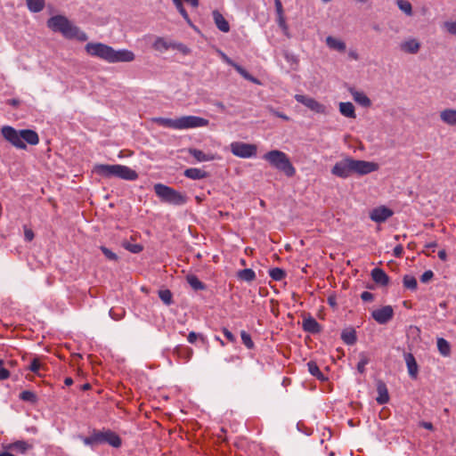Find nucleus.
Wrapping results in <instances>:
<instances>
[{
  "label": "nucleus",
  "mask_w": 456,
  "mask_h": 456,
  "mask_svg": "<svg viewBox=\"0 0 456 456\" xmlns=\"http://www.w3.org/2000/svg\"><path fill=\"white\" fill-rule=\"evenodd\" d=\"M371 277L377 284L382 286L387 285L389 281L387 274L380 268H374L371 271Z\"/></svg>",
  "instance_id": "24"
},
{
  "label": "nucleus",
  "mask_w": 456,
  "mask_h": 456,
  "mask_svg": "<svg viewBox=\"0 0 456 456\" xmlns=\"http://www.w3.org/2000/svg\"><path fill=\"white\" fill-rule=\"evenodd\" d=\"M285 59L289 63H297V61H298L297 57L296 55L289 53H285Z\"/></svg>",
  "instance_id": "60"
},
{
  "label": "nucleus",
  "mask_w": 456,
  "mask_h": 456,
  "mask_svg": "<svg viewBox=\"0 0 456 456\" xmlns=\"http://www.w3.org/2000/svg\"><path fill=\"white\" fill-rule=\"evenodd\" d=\"M269 275L273 280L280 281L286 277V273L283 269L275 267L269 270Z\"/></svg>",
  "instance_id": "37"
},
{
  "label": "nucleus",
  "mask_w": 456,
  "mask_h": 456,
  "mask_svg": "<svg viewBox=\"0 0 456 456\" xmlns=\"http://www.w3.org/2000/svg\"><path fill=\"white\" fill-rule=\"evenodd\" d=\"M43 368L44 366L41 364L38 358H34L28 366V370L38 376H41L40 370Z\"/></svg>",
  "instance_id": "45"
},
{
  "label": "nucleus",
  "mask_w": 456,
  "mask_h": 456,
  "mask_svg": "<svg viewBox=\"0 0 456 456\" xmlns=\"http://www.w3.org/2000/svg\"><path fill=\"white\" fill-rule=\"evenodd\" d=\"M294 97L297 102L302 103L315 113L323 115L328 113L327 107L312 97L304 94H296Z\"/></svg>",
  "instance_id": "10"
},
{
  "label": "nucleus",
  "mask_w": 456,
  "mask_h": 456,
  "mask_svg": "<svg viewBox=\"0 0 456 456\" xmlns=\"http://www.w3.org/2000/svg\"><path fill=\"white\" fill-rule=\"evenodd\" d=\"M237 276L240 280H241L243 281H247V282L253 281L256 277V273L250 268L240 270L237 273Z\"/></svg>",
  "instance_id": "28"
},
{
  "label": "nucleus",
  "mask_w": 456,
  "mask_h": 456,
  "mask_svg": "<svg viewBox=\"0 0 456 456\" xmlns=\"http://www.w3.org/2000/svg\"><path fill=\"white\" fill-rule=\"evenodd\" d=\"M331 173L341 178H347L354 174V159L346 158L337 162L331 169Z\"/></svg>",
  "instance_id": "8"
},
{
  "label": "nucleus",
  "mask_w": 456,
  "mask_h": 456,
  "mask_svg": "<svg viewBox=\"0 0 456 456\" xmlns=\"http://www.w3.org/2000/svg\"><path fill=\"white\" fill-rule=\"evenodd\" d=\"M184 176L192 180H200L208 176V173L200 168L191 167L184 170Z\"/></svg>",
  "instance_id": "25"
},
{
  "label": "nucleus",
  "mask_w": 456,
  "mask_h": 456,
  "mask_svg": "<svg viewBox=\"0 0 456 456\" xmlns=\"http://www.w3.org/2000/svg\"><path fill=\"white\" fill-rule=\"evenodd\" d=\"M434 276V273L431 270L425 271L420 276V281L423 283L428 282Z\"/></svg>",
  "instance_id": "54"
},
{
  "label": "nucleus",
  "mask_w": 456,
  "mask_h": 456,
  "mask_svg": "<svg viewBox=\"0 0 456 456\" xmlns=\"http://www.w3.org/2000/svg\"><path fill=\"white\" fill-rule=\"evenodd\" d=\"M219 53L224 61H225L228 65H231L232 67L234 68V65L237 64L236 62H234L231 58H229L224 53L220 51Z\"/></svg>",
  "instance_id": "59"
},
{
  "label": "nucleus",
  "mask_w": 456,
  "mask_h": 456,
  "mask_svg": "<svg viewBox=\"0 0 456 456\" xmlns=\"http://www.w3.org/2000/svg\"><path fill=\"white\" fill-rule=\"evenodd\" d=\"M399 47L405 53L416 54L420 49V43L416 38L409 37L401 42Z\"/></svg>",
  "instance_id": "15"
},
{
  "label": "nucleus",
  "mask_w": 456,
  "mask_h": 456,
  "mask_svg": "<svg viewBox=\"0 0 456 456\" xmlns=\"http://www.w3.org/2000/svg\"><path fill=\"white\" fill-rule=\"evenodd\" d=\"M240 338H241L242 343L245 345V346L247 348H248V349L254 348V346H255L254 342L251 338V336L248 332H246L245 330H241Z\"/></svg>",
  "instance_id": "44"
},
{
  "label": "nucleus",
  "mask_w": 456,
  "mask_h": 456,
  "mask_svg": "<svg viewBox=\"0 0 456 456\" xmlns=\"http://www.w3.org/2000/svg\"><path fill=\"white\" fill-rule=\"evenodd\" d=\"M307 369L308 371L317 378L319 380H325L326 377L322 374V372L320 370L317 363L315 362L310 361L307 362Z\"/></svg>",
  "instance_id": "35"
},
{
  "label": "nucleus",
  "mask_w": 456,
  "mask_h": 456,
  "mask_svg": "<svg viewBox=\"0 0 456 456\" xmlns=\"http://www.w3.org/2000/svg\"><path fill=\"white\" fill-rule=\"evenodd\" d=\"M30 446L25 441H17L11 444L8 448L24 453Z\"/></svg>",
  "instance_id": "38"
},
{
  "label": "nucleus",
  "mask_w": 456,
  "mask_h": 456,
  "mask_svg": "<svg viewBox=\"0 0 456 456\" xmlns=\"http://www.w3.org/2000/svg\"><path fill=\"white\" fill-rule=\"evenodd\" d=\"M48 28L53 32H60L68 39H77L85 42L88 39L87 35L75 26L63 15H55L47 20Z\"/></svg>",
  "instance_id": "3"
},
{
  "label": "nucleus",
  "mask_w": 456,
  "mask_h": 456,
  "mask_svg": "<svg viewBox=\"0 0 456 456\" xmlns=\"http://www.w3.org/2000/svg\"><path fill=\"white\" fill-rule=\"evenodd\" d=\"M396 4L398 8L404 12L407 16L412 15V6L411 4L407 0H396Z\"/></svg>",
  "instance_id": "36"
},
{
  "label": "nucleus",
  "mask_w": 456,
  "mask_h": 456,
  "mask_svg": "<svg viewBox=\"0 0 456 456\" xmlns=\"http://www.w3.org/2000/svg\"><path fill=\"white\" fill-rule=\"evenodd\" d=\"M26 4L31 12H39L45 5V0H26Z\"/></svg>",
  "instance_id": "32"
},
{
  "label": "nucleus",
  "mask_w": 456,
  "mask_h": 456,
  "mask_svg": "<svg viewBox=\"0 0 456 456\" xmlns=\"http://www.w3.org/2000/svg\"><path fill=\"white\" fill-rule=\"evenodd\" d=\"M159 297L163 301V303L167 305H170L172 304V293L169 289H162L159 291Z\"/></svg>",
  "instance_id": "42"
},
{
  "label": "nucleus",
  "mask_w": 456,
  "mask_h": 456,
  "mask_svg": "<svg viewBox=\"0 0 456 456\" xmlns=\"http://www.w3.org/2000/svg\"><path fill=\"white\" fill-rule=\"evenodd\" d=\"M359 357H360V360L357 363V370L360 373H363L365 371L366 365L370 362V359L367 357V355L364 353H361Z\"/></svg>",
  "instance_id": "47"
},
{
  "label": "nucleus",
  "mask_w": 456,
  "mask_h": 456,
  "mask_svg": "<svg viewBox=\"0 0 456 456\" xmlns=\"http://www.w3.org/2000/svg\"><path fill=\"white\" fill-rule=\"evenodd\" d=\"M1 134L8 142L20 150L27 148L26 142L29 145H37L39 142L37 133L31 129L16 130L11 126H4Z\"/></svg>",
  "instance_id": "2"
},
{
  "label": "nucleus",
  "mask_w": 456,
  "mask_h": 456,
  "mask_svg": "<svg viewBox=\"0 0 456 456\" xmlns=\"http://www.w3.org/2000/svg\"><path fill=\"white\" fill-rule=\"evenodd\" d=\"M234 69H236V71L241 75L245 79L248 80V81H251L255 84H258V80L256 78H255L254 77H252L245 69H243L240 65L239 64H236L234 65Z\"/></svg>",
  "instance_id": "39"
},
{
  "label": "nucleus",
  "mask_w": 456,
  "mask_h": 456,
  "mask_svg": "<svg viewBox=\"0 0 456 456\" xmlns=\"http://www.w3.org/2000/svg\"><path fill=\"white\" fill-rule=\"evenodd\" d=\"M154 122L161 126L178 130V118H156Z\"/></svg>",
  "instance_id": "27"
},
{
  "label": "nucleus",
  "mask_w": 456,
  "mask_h": 456,
  "mask_svg": "<svg viewBox=\"0 0 456 456\" xmlns=\"http://www.w3.org/2000/svg\"><path fill=\"white\" fill-rule=\"evenodd\" d=\"M436 345H437V348H438L439 353L443 356H449L450 355V354H451V346H450V343L446 339H444L443 338H438L437 341H436Z\"/></svg>",
  "instance_id": "31"
},
{
  "label": "nucleus",
  "mask_w": 456,
  "mask_h": 456,
  "mask_svg": "<svg viewBox=\"0 0 456 456\" xmlns=\"http://www.w3.org/2000/svg\"><path fill=\"white\" fill-rule=\"evenodd\" d=\"M122 247L131 253L138 254L142 251L143 247L141 244H132L128 241H124Z\"/></svg>",
  "instance_id": "40"
},
{
  "label": "nucleus",
  "mask_w": 456,
  "mask_h": 456,
  "mask_svg": "<svg viewBox=\"0 0 456 456\" xmlns=\"http://www.w3.org/2000/svg\"><path fill=\"white\" fill-rule=\"evenodd\" d=\"M171 48L175 49V50L183 53L185 55L190 53V49L185 45H183L182 43L172 42Z\"/></svg>",
  "instance_id": "52"
},
{
  "label": "nucleus",
  "mask_w": 456,
  "mask_h": 456,
  "mask_svg": "<svg viewBox=\"0 0 456 456\" xmlns=\"http://www.w3.org/2000/svg\"><path fill=\"white\" fill-rule=\"evenodd\" d=\"M339 112L346 118H355L354 106L350 102L339 103Z\"/></svg>",
  "instance_id": "26"
},
{
  "label": "nucleus",
  "mask_w": 456,
  "mask_h": 456,
  "mask_svg": "<svg viewBox=\"0 0 456 456\" xmlns=\"http://www.w3.org/2000/svg\"><path fill=\"white\" fill-rule=\"evenodd\" d=\"M441 120L449 126H456V110L445 109L440 112Z\"/></svg>",
  "instance_id": "21"
},
{
  "label": "nucleus",
  "mask_w": 456,
  "mask_h": 456,
  "mask_svg": "<svg viewBox=\"0 0 456 456\" xmlns=\"http://www.w3.org/2000/svg\"><path fill=\"white\" fill-rule=\"evenodd\" d=\"M152 46L159 52H165L172 47V42H168L165 38L159 37L154 41Z\"/></svg>",
  "instance_id": "29"
},
{
  "label": "nucleus",
  "mask_w": 456,
  "mask_h": 456,
  "mask_svg": "<svg viewBox=\"0 0 456 456\" xmlns=\"http://www.w3.org/2000/svg\"><path fill=\"white\" fill-rule=\"evenodd\" d=\"M361 298L362 301L364 302H370V301H372L374 297H373V294L369 292V291H363L362 294H361Z\"/></svg>",
  "instance_id": "57"
},
{
  "label": "nucleus",
  "mask_w": 456,
  "mask_h": 456,
  "mask_svg": "<svg viewBox=\"0 0 456 456\" xmlns=\"http://www.w3.org/2000/svg\"><path fill=\"white\" fill-rule=\"evenodd\" d=\"M209 121L197 116H183L178 118V130H184L196 127H203L208 125Z\"/></svg>",
  "instance_id": "9"
},
{
  "label": "nucleus",
  "mask_w": 456,
  "mask_h": 456,
  "mask_svg": "<svg viewBox=\"0 0 456 456\" xmlns=\"http://www.w3.org/2000/svg\"><path fill=\"white\" fill-rule=\"evenodd\" d=\"M104 444H108L114 448H118L121 446L122 442L115 432L107 429L104 430Z\"/></svg>",
  "instance_id": "23"
},
{
  "label": "nucleus",
  "mask_w": 456,
  "mask_h": 456,
  "mask_svg": "<svg viewBox=\"0 0 456 456\" xmlns=\"http://www.w3.org/2000/svg\"><path fill=\"white\" fill-rule=\"evenodd\" d=\"M78 438L85 445L94 448L96 445L104 444V430L94 429L89 436H78Z\"/></svg>",
  "instance_id": "13"
},
{
  "label": "nucleus",
  "mask_w": 456,
  "mask_h": 456,
  "mask_svg": "<svg viewBox=\"0 0 456 456\" xmlns=\"http://www.w3.org/2000/svg\"><path fill=\"white\" fill-rule=\"evenodd\" d=\"M326 45L329 48L338 51L339 53H343L346 51V43L337 37L332 36H329L326 37Z\"/></svg>",
  "instance_id": "22"
},
{
  "label": "nucleus",
  "mask_w": 456,
  "mask_h": 456,
  "mask_svg": "<svg viewBox=\"0 0 456 456\" xmlns=\"http://www.w3.org/2000/svg\"><path fill=\"white\" fill-rule=\"evenodd\" d=\"M377 392L378 396L376 401L379 404H385L389 401V395L387 385L381 380L377 382Z\"/></svg>",
  "instance_id": "18"
},
{
  "label": "nucleus",
  "mask_w": 456,
  "mask_h": 456,
  "mask_svg": "<svg viewBox=\"0 0 456 456\" xmlns=\"http://www.w3.org/2000/svg\"><path fill=\"white\" fill-rule=\"evenodd\" d=\"M263 159L266 160L273 167L283 172L287 176L291 177L295 175L296 169L291 164L287 154L279 150H273L266 152Z\"/></svg>",
  "instance_id": "5"
},
{
  "label": "nucleus",
  "mask_w": 456,
  "mask_h": 456,
  "mask_svg": "<svg viewBox=\"0 0 456 456\" xmlns=\"http://www.w3.org/2000/svg\"><path fill=\"white\" fill-rule=\"evenodd\" d=\"M212 16L216 26L220 31L224 33H227L230 31L229 22L225 20V18L220 12H218L217 10L213 11Z\"/></svg>",
  "instance_id": "17"
},
{
  "label": "nucleus",
  "mask_w": 456,
  "mask_h": 456,
  "mask_svg": "<svg viewBox=\"0 0 456 456\" xmlns=\"http://www.w3.org/2000/svg\"><path fill=\"white\" fill-rule=\"evenodd\" d=\"M100 249L101 251L103 253V255L105 256V257L110 261H118V256L116 253L112 252L110 248H108L107 247L105 246H101L100 247Z\"/></svg>",
  "instance_id": "50"
},
{
  "label": "nucleus",
  "mask_w": 456,
  "mask_h": 456,
  "mask_svg": "<svg viewBox=\"0 0 456 456\" xmlns=\"http://www.w3.org/2000/svg\"><path fill=\"white\" fill-rule=\"evenodd\" d=\"M394 212L390 208L380 206L373 208L370 213V218L378 224L386 222L389 217L393 216Z\"/></svg>",
  "instance_id": "14"
},
{
  "label": "nucleus",
  "mask_w": 456,
  "mask_h": 456,
  "mask_svg": "<svg viewBox=\"0 0 456 456\" xmlns=\"http://www.w3.org/2000/svg\"><path fill=\"white\" fill-rule=\"evenodd\" d=\"M174 4L175 5L177 11L180 12V14L183 16V18L188 22V23H191V20H190V17L186 12V10L184 9L183 5V2L182 0H172Z\"/></svg>",
  "instance_id": "43"
},
{
  "label": "nucleus",
  "mask_w": 456,
  "mask_h": 456,
  "mask_svg": "<svg viewBox=\"0 0 456 456\" xmlns=\"http://www.w3.org/2000/svg\"><path fill=\"white\" fill-rule=\"evenodd\" d=\"M232 153L239 158L248 159L256 155L257 148L255 144L242 142H233L230 144Z\"/></svg>",
  "instance_id": "7"
},
{
  "label": "nucleus",
  "mask_w": 456,
  "mask_h": 456,
  "mask_svg": "<svg viewBox=\"0 0 456 456\" xmlns=\"http://www.w3.org/2000/svg\"><path fill=\"white\" fill-rule=\"evenodd\" d=\"M349 92L355 102H357L358 104H360L362 107H370V106L371 102L363 92L357 91L354 88H350Z\"/></svg>",
  "instance_id": "19"
},
{
  "label": "nucleus",
  "mask_w": 456,
  "mask_h": 456,
  "mask_svg": "<svg viewBox=\"0 0 456 456\" xmlns=\"http://www.w3.org/2000/svg\"><path fill=\"white\" fill-rule=\"evenodd\" d=\"M348 56L352 60H354V61H358L359 60V54H358V53L355 50H350L348 52Z\"/></svg>",
  "instance_id": "63"
},
{
  "label": "nucleus",
  "mask_w": 456,
  "mask_h": 456,
  "mask_svg": "<svg viewBox=\"0 0 456 456\" xmlns=\"http://www.w3.org/2000/svg\"><path fill=\"white\" fill-rule=\"evenodd\" d=\"M394 315V310L391 305H386L376 309L371 313L372 318L379 324L387 323Z\"/></svg>",
  "instance_id": "12"
},
{
  "label": "nucleus",
  "mask_w": 456,
  "mask_h": 456,
  "mask_svg": "<svg viewBox=\"0 0 456 456\" xmlns=\"http://www.w3.org/2000/svg\"><path fill=\"white\" fill-rule=\"evenodd\" d=\"M222 331L224 335V337L231 342L234 343L236 341L235 336L226 328H223Z\"/></svg>",
  "instance_id": "56"
},
{
  "label": "nucleus",
  "mask_w": 456,
  "mask_h": 456,
  "mask_svg": "<svg viewBox=\"0 0 456 456\" xmlns=\"http://www.w3.org/2000/svg\"><path fill=\"white\" fill-rule=\"evenodd\" d=\"M20 399L25 402L36 403L37 395L29 390H24L20 394Z\"/></svg>",
  "instance_id": "48"
},
{
  "label": "nucleus",
  "mask_w": 456,
  "mask_h": 456,
  "mask_svg": "<svg viewBox=\"0 0 456 456\" xmlns=\"http://www.w3.org/2000/svg\"><path fill=\"white\" fill-rule=\"evenodd\" d=\"M154 191L162 201L168 204L182 206L187 202L186 195L163 183H156Z\"/></svg>",
  "instance_id": "6"
},
{
  "label": "nucleus",
  "mask_w": 456,
  "mask_h": 456,
  "mask_svg": "<svg viewBox=\"0 0 456 456\" xmlns=\"http://www.w3.org/2000/svg\"><path fill=\"white\" fill-rule=\"evenodd\" d=\"M85 50L90 56L100 58L110 63L130 62L135 58L134 53L130 50H115L102 43H87Z\"/></svg>",
  "instance_id": "1"
},
{
  "label": "nucleus",
  "mask_w": 456,
  "mask_h": 456,
  "mask_svg": "<svg viewBox=\"0 0 456 456\" xmlns=\"http://www.w3.org/2000/svg\"><path fill=\"white\" fill-rule=\"evenodd\" d=\"M403 358L407 366L409 376L412 379H416L419 373V365L416 362L414 355L411 353H404Z\"/></svg>",
  "instance_id": "16"
},
{
  "label": "nucleus",
  "mask_w": 456,
  "mask_h": 456,
  "mask_svg": "<svg viewBox=\"0 0 456 456\" xmlns=\"http://www.w3.org/2000/svg\"><path fill=\"white\" fill-rule=\"evenodd\" d=\"M94 172L102 177H118L126 181H134L138 178L135 170L123 165L98 164L94 167Z\"/></svg>",
  "instance_id": "4"
},
{
  "label": "nucleus",
  "mask_w": 456,
  "mask_h": 456,
  "mask_svg": "<svg viewBox=\"0 0 456 456\" xmlns=\"http://www.w3.org/2000/svg\"><path fill=\"white\" fill-rule=\"evenodd\" d=\"M302 327L305 331L313 334L319 333L321 331V325L311 316L303 320Z\"/></svg>",
  "instance_id": "20"
},
{
  "label": "nucleus",
  "mask_w": 456,
  "mask_h": 456,
  "mask_svg": "<svg viewBox=\"0 0 456 456\" xmlns=\"http://www.w3.org/2000/svg\"><path fill=\"white\" fill-rule=\"evenodd\" d=\"M437 247V243L436 241H430V242H428L426 245H425V248H428V249H431L432 252H435V249Z\"/></svg>",
  "instance_id": "64"
},
{
  "label": "nucleus",
  "mask_w": 456,
  "mask_h": 456,
  "mask_svg": "<svg viewBox=\"0 0 456 456\" xmlns=\"http://www.w3.org/2000/svg\"><path fill=\"white\" fill-rule=\"evenodd\" d=\"M443 26L449 34L456 35V21L447 20Z\"/></svg>",
  "instance_id": "51"
},
{
  "label": "nucleus",
  "mask_w": 456,
  "mask_h": 456,
  "mask_svg": "<svg viewBox=\"0 0 456 456\" xmlns=\"http://www.w3.org/2000/svg\"><path fill=\"white\" fill-rule=\"evenodd\" d=\"M341 338L346 345H354L356 342V333L353 329L343 330Z\"/></svg>",
  "instance_id": "33"
},
{
  "label": "nucleus",
  "mask_w": 456,
  "mask_h": 456,
  "mask_svg": "<svg viewBox=\"0 0 456 456\" xmlns=\"http://www.w3.org/2000/svg\"><path fill=\"white\" fill-rule=\"evenodd\" d=\"M110 314V316L115 320V321H119L121 320L124 315H125V311L123 309H119L118 310V313L116 312V310L114 308H111L109 312Z\"/></svg>",
  "instance_id": "53"
},
{
  "label": "nucleus",
  "mask_w": 456,
  "mask_h": 456,
  "mask_svg": "<svg viewBox=\"0 0 456 456\" xmlns=\"http://www.w3.org/2000/svg\"><path fill=\"white\" fill-rule=\"evenodd\" d=\"M271 112H272L273 115H275V116H277V117H279V118H282V119H284V120H286V121H288V120L289 119V118L287 115H285L284 113H281V112L276 111V110H274L273 109H272V110H271Z\"/></svg>",
  "instance_id": "62"
},
{
  "label": "nucleus",
  "mask_w": 456,
  "mask_h": 456,
  "mask_svg": "<svg viewBox=\"0 0 456 456\" xmlns=\"http://www.w3.org/2000/svg\"><path fill=\"white\" fill-rule=\"evenodd\" d=\"M197 339H200L203 344H207V338L201 333H196L194 331H191L188 334L187 340L190 344H194Z\"/></svg>",
  "instance_id": "41"
},
{
  "label": "nucleus",
  "mask_w": 456,
  "mask_h": 456,
  "mask_svg": "<svg viewBox=\"0 0 456 456\" xmlns=\"http://www.w3.org/2000/svg\"><path fill=\"white\" fill-rule=\"evenodd\" d=\"M403 285L411 290H415L417 289V280L413 276L405 275L403 277Z\"/></svg>",
  "instance_id": "46"
},
{
  "label": "nucleus",
  "mask_w": 456,
  "mask_h": 456,
  "mask_svg": "<svg viewBox=\"0 0 456 456\" xmlns=\"http://www.w3.org/2000/svg\"><path fill=\"white\" fill-rule=\"evenodd\" d=\"M10 377V371L3 366V361L0 360V380L7 379Z\"/></svg>",
  "instance_id": "55"
},
{
  "label": "nucleus",
  "mask_w": 456,
  "mask_h": 456,
  "mask_svg": "<svg viewBox=\"0 0 456 456\" xmlns=\"http://www.w3.org/2000/svg\"><path fill=\"white\" fill-rule=\"evenodd\" d=\"M403 252V248L402 245H397L396 247H395V248L393 250L394 256L396 257H400L402 256Z\"/></svg>",
  "instance_id": "61"
},
{
  "label": "nucleus",
  "mask_w": 456,
  "mask_h": 456,
  "mask_svg": "<svg viewBox=\"0 0 456 456\" xmlns=\"http://www.w3.org/2000/svg\"><path fill=\"white\" fill-rule=\"evenodd\" d=\"M379 169V165L375 162L354 159V174L359 175H368Z\"/></svg>",
  "instance_id": "11"
},
{
  "label": "nucleus",
  "mask_w": 456,
  "mask_h": 456,
  "mask_svg": "<svg viewBox=\"0 0 456 456\" xmlns=\"http://www.w3.org/2000/svg\"><path fill=\"white\" fill-rule=\"evenodd\" d=\"M190 154L200 162L210 161L215 159L213 155L206 154L202 151L197 149H191Z\"/></svg>",
  "instance_id": "34"
},
{
  "label": "nucleus",
  "mask_w": 456,
  "mask_h": 456,
  "mask_svg": "<svg viewBox=\"0 0 456 456\" xmlns=\"http://www.w3.org/2000/svg\"><path fill=\"white\" fill-rule=\"evenodd\" d=\"M274 4H275L277 16L278 17L284 16L281 0H274Z\"/></svg>",
  "instance_id": "58"
},
{
  "label": "nucleus",
  "mask_w": 456,
  "mask_h": 456,
  "mask_svg": "<svg viewBox=\"0 0 456 456\" xmlns=\"http://www.w3.org/2000/svg\"><path fill=\"white\" fill-rule=\"evenodd\" d=\"M277 22H278L279 27L281 28L283 35L285 37H287L288 38H289L291 36H290L289 29L286 23L284 16L278 17Z\"/></svg>",
  "instance_id": "49"
},
{
  "label": "nucleus",
  "mask_w": 456,
  "mask_h": 456,
  "mask_svg": "<svg viewBox=\"0 0 456 456\" xmlns=\"http://www.w3.org/2000/svg\"><path fill=\"white\" fill-rule=\"evenodd\" d=\"M186 281L194 290H204L206 289V285L194 274L187 275Z\"/></svg>",
  "instance_id": "30"
}]
</instances>
